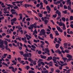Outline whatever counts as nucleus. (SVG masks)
<instances>
[{
    "instance_id": "58836bf2",
    "label": "nucleus",
    "mask_w": 73,
    "mask_h": 73,
    "mask_svg": "<svg viewBox=\"0 0 73 73\" xmlns=\"http://www.w3.org/2000/svg\"><path fill=\"white\" fill-rule=\"evenodd\" d=\"M44 19H47V20H49L50 18L49 17H44Z\"/></svg>"
},
{
    "instance_id": "f257e3e1",
    "label": "nucleus",
    "mask_w": 73,
    "mask_h": 73,
    "mask_svg": "<svg viewBox=\"0 0 73 73\" xmlns=\"http://www.w3.org/2000/svg\"><path fill=\"white\" fill-rule=\"evenodd\" d=\"M23 6L25 7L26 8H27V7H28V8H29V7H31V8H32V7H33V5H31L29 4H25L23 5Z\"/></svg>"
},
{
    "instance_id": "13d9d810",
    "label": "nucleus",
    "mask_w": 73,
    "mask_h": 73,
    "mask_svg": "<svg viewBox=\"0 0 73 73\" xmlns=\"http://www.w3.org/2000/svg\"><path fill=\"white\" fill-rule=\"evenodd\" d=\"M35 18L36 20L37 21H38V18H37V17L35 16Z\"/></svg>"
},
{
    "instance_id": "a19ab883",
    "label": "nucleus",
    "mask_w": 73,
    "mask_h": 73,
    "mask_svg": "<svg viewBox=\"0 0 73 73\" xmlns=\"http://www.w3.org/2000/svg\"><path fill=\"white\" fill-rule=\"evenodd\" d=\"M19 52L20 53L21 55H23L24 54V52L23 51H19Z\"/></svg>"
},
{
    "instance_id": "69168bd1",
    "label": "nucleus",
    "mask_w": 73,
    "mask_h": 73,
    "mask_svg": "<svg viewBox=\"0 0 73 73\" xmlns=\"http://www.w3.org/2000/svg\"><path fill=\"white\" fill-rule=\"evenodd\" d=\"M60 48L61 49V50H64V48L62 46H60Z\"/></svg>"
},
{
    "instance_id": "6e6d98bb",
    "label": "nucleus",
    "mask_w": 73,
    "mask_h": 73,
    "mask_svg": "<svg viewBox=\"0 0 73 73\" xmlns=\"http://www.w3.org/2000/svg\"><path fill=\"white\" fill-rule=\"evenodd\" d=\"M44 64H46V65H49L50 64V63H48L47 62H44Z\"/></svg>"
},
{
    "instance_id": "8fccbe9b",
    "label": "nucleus",
    "mask_w": 73,
    "mask_h": 73,
    "mask_svg": "<svg viewBox=\"0 0 73 73\" xmlns=\"http://www.w3.org/2000/svg\"><path fill=\"white\" fill-rule=\"evenodd\" d=\"M27 12L28 13H30V14H31L32 13V11H27Z\"/></svg>"
},
{
    "instance_id": "bb28decb",
    "label": "nucleus",
    "mask_w": 73,
    "mask_h": 73,
    "mask_svg": "<svg viewBox=\"0 0 73 73\" xmlns=\"http://www.w3.org/2000/svg\"><path fill=\"white\" fill-rule=\"evenodd\" d=\"M71 7L70 6H68V10L70 11L72 10V9H71V7Z\"/></svg>"
},
{
    "instance_id": "473e14b6",
    "label": "nucleus",
    "mask_w": 73,
    "mask_h": 73,
    "mask_svg": "<svg viewBox=\"0 0 73 73\" xmlns=\"http://www.w3.org/2000/svg\"><path fill=\"white\" fill-rule=\"evenodd\" d=\"M37 25L36 23H34V24H33L32 25H30V27L33 26H34L35 25Z\"/></svg>"
},
{
    "instance_id": "423d86ee",
    "label": "nucleus",
    "mask_w": 73,
    "mask_h": 73,
    "mask_svg": "<svg viewBox=\"0 0 73 73\" xmlns=\"http://www.w3.org/2000/svg\"><path fill=\"white\" fill-rule=\"evenodd\" d=\"M4 45V41L3 40H2L1 42H0V48H1L3 47Z\"/></svg>"
},
{
    "instance_id": "680f3d73",
    "label": "nucleus",
    "mask_w": 73,
    "mask_h": 73,
    "mask_svg": "<svg viewBox=\"0 0 73 73\" xmlns=\"http://www.w3.org/2000/svg\"><path fill=\"white\" fill-rule=\"evenodd\" d=\"M26 20L27 21H30V20H31V19L29 18H28L26 19Z\"/></svg>"
},
{
    "instance_id": "0eeeda50",
    "label": "nucleus",
    "mask_w": 73,
    "mask_h": 73,
    "mask_svg": "<svg viewBox=\"0 0 73 73\" xmlns=\"http://www.w3.org/2000/svg\"><path fill=\"white\" fill-rule=\"evenodd\" d=\"M37 52L38 53V54H41V53H42V52L41 51V50H40L39 51H38V50H36V54H37Z\"/></svg>"
},
{
    "instance_id": "2eb2a0df",
    "label": "nucleus",
    "mask_w": 73,
    "mask_h": 73,
    "mask_svg": "<svg viewBox=\"0 0 73 73\" xmlns=\"http://www.w3.org/2000/svg\"><path fill=\"white\" fill-rule=\"evenodd\" d=\"M38 37L39 40H42V41H44V38H41L40 37V36H38Z\"/></svg>"
},
{
    "instance_id": "338daca9",
    "label": "nucleus",
    "mask_w": 73,
    "mask_h": 73,
    "mask_svg": "<svg viewBox=\"0 0 73 73\" xmlns=\"http://www.w3.org/2000/svg\"><path fill=\"white\" fill-rule=\"evenodd\" d=\"M38 66H39V67H40V66H41V63H39L38 64Z\"/></svg>"
},
{
    "instance_id": "20e7f679",
    "label": "nucleus",
    "mask_w": 73,
    "mask_h": 73,
    "mask_svg": "<svg viewBox=\"0 0 73 73\" xmlns=\"http://www.w3.org/2000/svg\"><path fill=\"white\" fill-rule=\"evenodd\" d=\"M55 13L56 14H58V17L61 16V12H60V11L58 10H57L56 11Z\"/></svg>"
},
{
    "instance_id": "a211bd4d",
    "label": "nucleus",
    "mask_w": 73,
    "mask_h": 73,
    "mask_svg": "<svg viewBox=\"0 0 73 73\" xmlns=\"http://www.w3.org/2000/svg\"><path fill=\"white\" fill-rule=\"evenodd\" d=\"M45 50L46 52H48V53H49L50 52L49 50V48H45Z\"/></svg>"
},
{
    "instance_id": "864d4df0",
    "label": "nucleus",
    "mask_w": 73,
    "mask_h": 73,
    "mask_svg": "<svg viewBox=\"0 0 73 73\" xmlns=\"http://www.w3.org/2000/svg\"><path fill=\"white\" fill-rule=\"evenodd\" d=\"M33 60H32V58H28V60L29 61H32Z\"/></svg>"
},
{
    "instance_id": "9b49d317",
    "label": "nucleus",
    "mask_w": 73,
    "mask_h": 73,
    "mask_svg": "<svg viewBox=\"0 0 73 73\" xmlns=\"http://www.w3.org/2000/svg\"><path fill=\"white\" fill-rule=\"evenodd\" d=\"M8 45L6 46L5 49L6 50H9V52H11V50L9 48H8Z\"/></svg>"
},
{
    "instance_id": "9d476101",
    "label": "nucleus",
    "mask_w": 73,
    "mask_h": 73,
    "mask_svg": "<svg viewBox=\"0 0 73 73\" xmlns=\"http://www.w3.org/2000/svg\"><path fill=\"white\" fill-rule=\"evenodd\" d=\"M12 14L13 15H15V16L18 15V14L16 11H13L12 12Z\"/></svg>"
},
{
    "instance_id": "a18cd8bd",
    "label": "nucleus",
    "mask_w": 73,
    "mask_h": 73,
    "mask_svg": "<svg viewBox=\"0 0 73 73\" xmlns=\"http://www.w3.org/2000/svg\"><path fill=\"white\" fill-rule=\"evenodd\" d=\"M12 71L14 73H15V68H14V67H13V68H12Z\"/></svg>"
},
{
    "instance_id": "cd10ccee",
    "label": "nucleus",
    "mask_w": 73,
    "mask_h": 73,
    "mask_svg": "<svg viewBox=\"0 0 73 73\" xmlns=\"http://www.w3.org/2000/svg\"><path fill=\"white\" fill-rule=\"evenodd\" d=\"M71 70V69H69L68 70L66 71V73H70V71Z\"/></svg>"
},
{
    "instance_id": "774afa93",
    "label": "nucleus",
    "mask_w": 73,
    "mask_h": 73,
    "mask_svg": "<svg viewBox=\"0 0 73 73\" xmlns=\"http://www.w3.org/2000/svg\"><path fill=\"white\" fill-rule=\"evenodd\" d=\"M70 27H71V28H73V24H71L70 25Z\"/></svg>"
},
{
    "instance_id": "e433bc0d",
    "label": "nucleus",
    "mask_w": 73,
    "mask_h": 73,
    "mask_svg": "<svg viewBox=\"0 0 73 73\" xmlns=\"http://www.w3.org/2000/svg\"><path fill=\"white\" fill-rule=\"evenodd\" d=\"M18 8H19L18 6H16L13 7V9H18Z\"/></svg>"
},
{
    "instance_id": "603ef678",
    "label": "nucleus",
    "mask_w": 73,
    "mask_h": 73,
    "mask_svg": "<svg viewBox=\"0 0 73 73\" xmlns=\"http://www.w3.org/2000/svg\"><path fill=\"white\" fill-rule=\"evenodd\" d=\"M64 46H68V43H64Z\"/></svg>"
},
{
    "instance_id": "4468645a",
    "label": "nucleus",
    "mask_w": 73,
    "mask_h": 73,
    "mask_svg": "<svg viewBox=\"0 0 73 73\" xmlns=\"http://www.w3.org/2000/svg\"><path fill=\"white\" fill-rule=\"evenodd\" d=\"M48 22H49V20H47L46 19L44 20V23H45V24H46V25H47V23H48Z\"/></svg>"
},
{
    "instance_id": "a878e982",
    "label": "nucleus",
    "mask_w": 73,
    "mask_h": 73,
    "mask_svg": "<svg viewBox=\"0 0 73 73\" xmlns=\"http://www.w3.org/2000/svg\"><path fill=\"white\" fill-rule=\"evenodd\" d=\"M17 60L18 61V62H21V58L19 57L17 58Z\"/></svg>"
},
{
    "instance_id": "c9c22d12",
    "label": "nucleus",
    "mask_w": 73,
    "mask_h": 73,
    "mask_svg": "<svg viewBox=\"0 0 73 73\" xmlns=\"http://www.w3.org/2000/svg\"><path fill=\"white\" fill-rule=\"evenodd\" d=\"M57 30L58 31H59L61 29L60 28V27H58V26H57L56 27Z\"/></svg>"
},
{
    "instance_id": "1a4fd4ad",
    "label": "nucleus",
    "mask_w": 73,
    "mask_h": 73,
    "mask_svg": "<svg viewBox=\"0 0 73 73\" xmlns=\"http://www.w3.org/2000/svg\"><path fill=\"white\" fill-rule=\"evenodd\" d=\"M52 57L51 56L48 57V58L47 59V61H50V60H52Z\"/></svg>"
},
{
    "instance_id": "7ed1b4c3",
    "label": "nucleus",
    "mask_w": 73,
    "mask_h": 73,
    "mask_svg": "<svg viewBox=\"0 0 73 73\" xmlns=\"http://www.w3.org/2000/svg\"><path fill=\"white\" fill-rule=\"evenodd\" d=\"M33 27L34 28V29H36L37 28V25H35V26H30V27H28V29H33Z\"/></svg>"
},
{
    "instance_id": "6e6552de",
    "label": "nucleus",
    "mask_w": 73,
    "mask_h": 73,
    "mask_svg": "<svg viewBox=\"0 0 73 73\" xmlns=\"http://www.w3.org/2000/svg\"><path fill=\"white\" fill-rule=\"evenodd\" d=\"M46 9H47V10H48L49 11H47L48 13H50V11L51 9H50V8L49 7V6H47L46 7Z\"/></svg>"
},
{
    "instance_id": "7c9ffc66",
    "label": "nucleus",
    "mask_w": 73,
    "mask_h": 73,
    "mask_svg": "<svg viewBox=\"0 0 73 73\" xmlns=\"http://www.w3.org/2000/svg\"><path fill=\"white\" fill-rule=\"evenodd\" d=\"M12 62L13 63V64H14V65H16V64H17V63L14 60H13V61H12Z\"/></svg>"
},
{
    "instance_id": "412c9836",
    "label": "nucleus",
    "mask_w": 73,
    "mask_h": 73,
    "mask_svg": "<svg viewBox=\"0 0 73 73\" xmlns=\"http://www.w3.org/2000/svg\"><path fill=\"white\" fill-rule=\"evenodd\" d=\"M59 44H56V45L55 46V47L56 49H58V48H59Z\"/></svg>"
},
{
    "instance_id": "bf43d9fd",
    "label": "nucleus",
    "mask_w": 73,
    "mask_h": 73,
    "mask_svg": "<svg viewBox=\"0 0 73 73\" xmlns=\"http://www.w3.org/2000/svg\"><path fill=\"white\" fill-rule=\"evenodd\" d=\"M60 7H63V5H62V4L61 3H60Z\"/></svg>"
},
{
    "instance_id": "4be33fe9",
    "label": "nucleus",
    "mask_w": 73,
    "mask_h": 73,
    "mask_svg": "<svg viewBox=\"0 0 73 73\" xmlns=\"http://www.w3.org/2000/svg\"><path fill=\"white\" fill-rule=\"evenodd\" d=\"M38 15L40 17H42V14L41 13H38Z\"/></svg>"
},
{
    "instance_id": "79ce46f5",
    "label": "nucleus",
    "mask_w": 73,
    "mask_h": 73,
    "mask_svg": "<svg viewBox=\"0 0 73 73\" xmlns=\"http://www.w3.org/2000/svg\"><path fill=\"white\" fill-rule=\"evenodd\" d=\"M62 59L63 60H64L66 61L67 60V58H66L63 57L62 58Z\"/></svg>"
},
{
    "instance_id": "aec40b11",
    "label": "nucleus",
    "mask_w": 73,
    "mask_h": 73,
    "mask_svg": "<svg viewBox=\"0 0 73 73\" xmlns=\"http://www.w3.org/2000/svg\"><path fill=\"white\" fill-rule=\"evenodd\" d=\"M54 32H55V33L56 36H58V35H59V33L58 32V31H54Z\"/></svg>"
},
{
    "instance_id": "4c0bfd02",
    "label": "nucleus",
    "mask_w": 73,
    "mask_h": 73,
    "mask_svg": "<svg viewBox=\"0 0 73 73\" xmlns=\"http://www.w3.org/2000/svg\"><path fill=\"white\" fill-rule=\"evenodd\" d=\"M36 62H37V61L36 60L34 61L33 62V64L34 65H36Z\"/></svg>"
},
{
    "instance_id": "37998d69",
    "label": "nucleus",
    "mask_w": 73,
    "mask_h": 73,
    "mask_svg": "<svg viewBox=\"0 0 73 73\" xmlns=\"http://www.w3.org/2000/svg\"><path fill=\"white\" fill-rule=\"evenodd\" d=\"M40 64H42V65H45V64H44V63L43 62H40Z\"/></svg>"
},
{
    "instance_id": "39448f33",
    "label": "nucleus",
    "mask_w": 73,
    "mask_h": 73,
    "mask_svg": "<svg viewBox=\"0 0 73 73\" xmlns=\"http://www.w3.org/2000/svg\"><path fill=\"white\" fill-rule=\"evenodd\" d=\"M57 60H59V59H60V58L58 57H56L55 56H54L53 57L52 60L54 61H57Z\"/></svg>"
},
{
    "instance_id": "2f4dec72",
    "label": "nucleus",
    "mask_w": 73,
    "mask_h": 73,
    "mask_svg": "<svg viewBox=\"0 0 73 73\" xmlns=\"http://www.w3.org/2000/svg\"><path fill=\"white\" fill-rule=\"evenodd\" d=\"M29 73H35V72L31 70L29 71Z\"/></svg>"
},
{
    "instance_id": "f8f14e48",
    "label": "nucleus",
    "mask_w": 73,
    "mask_h": 73,
    "mask_svg": "<svg viewBox=\"0 0 73 73\" xmlns=\"http://www.w3.org/2000/svg\"><path fill=\"white\" fill-rule=\"evenodd\" d=\"M40 57H41V58H42L43 59H44H44H45L46 58V56H43L42 55H40Z\"/></svg>"
},
{
    "instance_id": "4d7b16f0",
    "label": "nucleus",
    "mask_w": 73,
    "mask_h": 73,
    "mask_svg": "<svg viewBox=\"0 0 73 73\" xmlns=\"http://www.w3.org/2000/svg\"><path fill=\"white\" fill-rule=\"evenodd\" d=\"M43 7V5H41L40 7V9H42Z\"/></svg>"
},
{
    "instance_id": "5fc2aeb1",
    "label": "nucleus",
    "mask_w": 73,
    "mask_h": 73,
    "mask_svg": "<svg viewBox=\"0 0 73 73\" xmlns=\"http://www.w3.org/2000/svg\"><path fill=\"white\" fill-rule=\"evenodd\" d=\"M31 47L32 48H34V49L36 48V46H34V45H32Z\"/></svg>"
},
{
    "instance_id": "0e129e2a",
    "label": "nucleus",
    "mask_w": 73,
    "mask_h": 73,
    "mask_svg": "<svg viewBox=\"0 0 73 73\" xmlns=\"http://www.w3.org/2000/svg\"><path fill=\"white\" fill-rule=\"evenodd\" d=\"M18 48L19 49H20V50H21L22 49H23V48H22V47H21V46H19V47Z\"/></svg>"
},
{
    "instance_id": "49530a36",
    "label": "nucleus",
    "mask_w": 73,
    "mask_h": 73,
    "mask_svg": "<svg viewBox=\"0 0 73 73\" xmlns=\"http://www.w3.org/2000/svg\"><path fill=\"white\" fill-rule=\"evenodd\" d=\"M30 66H26V69L27 70H28V69H30Z\"/></svg>"
},
{
    "instance_id": "dca6fc26",
    "label": "nucleus",
    "mask_w": 73,
    "mask_h": 73,
    "mask_svg": "<svg viewBox=\"0 0 73 73\" xmlns=\"http://www.w3.org/2000/svg\"><path fill=\"white\" fill-rule=\"evenodd\" d=\"M50 37L51 39H53L54 38L53 37V34L52 33H51L50 34Z\"/></svg>"
},
{
    "instance_id": "f03ea898",
    "label": "nucleus",
    "mask_w": 73,
    "mask_h": 73,
    "mask_svg": "<svg viewBox=\"0 0 73 73\" xmlns=\"http://www.w3.org/2000/svg\"><path fill=\"white\" fill-rule=\"evenodd\" d=\"M45 30L44 29H42L41 30L40 33H42V35L44 36V35H45L46 33V32L45 31Z\"/></svg>"
},
{
    "instance_id": "5701e85b",
    "label": "nucleus",
    "mask_w": 73,
    "mask_h": 73,
    "mask_svg": "<svg viewBox=\"0 0 73 73\" xmlns=\"http://www.w3.org/2000/svg\"><path fill=\"white\" fill-rule=\"evenodd\" d=\"M43 2L44 3H45L46 4V5H47V4H48V1H46V0H44Z\"/></svg>"
},
{
    "instance_id": "ddd939ff",
    "label": "nucleus",
    "mask_w": 73,
    "mask_h": 73,
    "mask_svg": "<svg viewBox=\"0 0 73 73\" xmlns=\"http://www.w3.org/2000/svg\"><path fill=\"white\" fill-rule=\"evenodd\" d=\"M67 3H66V4L67 5H68V4H69V5L70 7H71V5H72V2H71V1H70L68 2V1H67Z\"/></svg>"
},
{
    "instance_id": "09e8293b",
    "label": "nucleus",
    "mask_w": 73,
    "mask_h": 73,
    "mask_svg": "<svg viewBox=\"0 0 73 73\" xmlns=\"http://www.w3.org/2000/svg\"><path fill=\"white\" fill-rule=\"evenodd\" d=\"M58 31H59V32H61V33H62L63 31V30L62 29H60Z\"/></svg>"
},
{
    "instance_id": "c03bdc74",
    "label": "nucleus",
    "mask_w": 73,
    "mask_h": 73,
    "mask_svg": "<svg viewBox=\"0 0 73 73\" xmlns=\"http://www.w3.org/2000/svg\"><path fill=\"white\" fill-rule=\"evenodd\" d=\"M45 42L46 44H48V45H49V43L48 42L47 40H45Z\"/></svg>"
},
{
    "instance_id": "72a5a7b5",
    "label": "nucleus",
    "mask_w": 73,
    "mask_h": 73,
    "mask_svg": "<svg viewBox=\"0 0 73 73\" xmlns=\"http://www.w3.org/2000/svg\"><path fill=\"white\" fill-rule=\"evenodd\" d=\"M63 13H64V14H67V10H66L65 11H63Z\"/></svg>"
},
{
    "instance_id": "ea45409f",
    "label": "nucleus",
    "mask_w": 73,
    "mask_h": 73,
    "mask_svg": "<svg viewBox=\"0 0 73 73\" xmlns=\"http://www.w3.org/2000/svg\"><path fill=\"white\" fill-rule=\"evenodd\" d=\"M57 14H55L54 15H52V17H54V18H56L57 17Z\"/></svg>"
},
{
    "instance_id": "3c124183",
    "label": "nucleus",
    "mask_w": 73,
    "mask_h": 73,
    "mask_svg": "<svg viewBox=\"0 0 73 73\" xmlns=\"http://www.w3.org/2000/svg\"><path fill=\"white\" fill-rule=\"evenodd\" d=\"M57 7H56V6H55V7H54V10L55 11H57V10H57Z\"/></svg>"
},
{
    "instance_id": "c85d7f7f",
    "label": "nucleus",
    "mask_w": 73,
    "mask_h": 73,
    "mask_svg": "<svg viewBox=\"0 0 73 73\" xmlns=\"http://www.w3.org/2000/svg\"><path fill=\"white\" fill-rule=\"evenodd\" d=\"M69 50H68V49H66L64 50V52H65V53H69Z\"/></svg>"
},
{
    "instance_id": "6ab92c4d",
    "label": "nucleus",
    "mask_w": 73,
    "mask_h": 73,
    "mask_svg": "<svg viewBox=\"0 0 73 73\" xmlns=\"http://www.w3.org/2000/svg\"><path fill=\"white\" fill-rule=\"evenodd\" d=\"M67 57H68V58H72V56L70 55L67 56Z\"/></svg>"
},
{
    "instance_id": "f704fd0d",
    "label": "nucleus",
    "mask_w": 73,
    "mask_h": 73,
    "mask_svg": "<svg viewBox=\"0 0 73 73\" xmlns=\"http://www.w3.org/2000/svg\"><path fill=\"white\" fill-rule=\"evenodd\" d=\"M73 20V16H70V20Z\"/></svg>"
},
{
    "instance_id": "f3484780",
    "label": "nucleus",
    "mask_w": 73,
    "mask_h": 73,
    "mask_svg": "<svg viewBox=\"0 0 73 73\" xmlns=\"http://www.w3.org/2000/svg\"><path fill=\"white\" fill-rule=\"evenodd\" d=\"M17 20V19H16V18H14V19H13L11 20V21H16Z\"/></svg>"
},
{
    "instance_id": "de8ad7c7",
    "label": "nucleus",
    "mask_w": 73,
    "mask_h": 73,
    "mask_svg": "<svg viewBox=\"0 0 73 73\" xmlns=\"http://www.w3.org/2000/svg\"><path fill=\"white\" fill-rule=\"evenodd\" d=\"M64 9H68V7H67V6H66V5H64Z\"/></svg>"
},
{
    "instance_id": "e2e57ef3",
    "label": "nucleus",
    "mask_w": 73,
    "mask_h": 73,
    "mask_svg": "<svg viewBox=\"0 0 73 73\" xmlns=\"http://www.w3.org/2000/svg\"><path fill=\"white\" fill-rule=\"evenodd\" d=\"M51 72H52V73L53 72H54V68H51Z\"/></svg>"
},
{
    "instance_id": "052dcab7",
    "label": "nucleus",
    "mask_w": 73,
    "mask_h": 73,
    "mask_svg": "<svg viewBox=\"0 0 73 73\" xmlns=\"http://www.w3.org/2000/svg\"><path fill=\"white\" fill-rule=\"evenodd\" d=\"M19 44H20V43L19 42H17V46H18V48L19 47V46H19Z\"/></svg>"
},
{
    "instance_id": "b1692460",
    "label": "nucleus",
    "mask_w": 73,
    "mask_h": 73,
    "mask_svg": "<svg viewBox=\"0 0 73 73\" xmlns=\"http://www.w3.org/2000/svg\"><path fill=\"white\" fill-rule=\"evenodd\" d=\"M62 20L63 21H64V22H65V21L66 20V19H65V18L64 17H62Z\"/></svg>"
},
{
    "instance_id": "393cba45",
    "label": "nucleus",
    "mask_w": 73,
    "mask_h": 73,
    "mask_svg": "<svg viewBox=\"0 0 73 73\" xmlns=\"http://www.w3.org/2000/svg\"><path fill=\"white\" fill-rule=\"evenodd\" d=\"M4 44L6 46L8 45V42H7V41L6 40H5L4 41Z\"/></svg>"
},
{
    "instance_id": "c756f323",
    "label": "nucleus",
    "mask_w": 73,
    "mask_h": 73,
    "mask_svg": "<svg viewBox=\"0 0 73 73\" xmlns=\"http://www.w3.org/2000/svg\"><path fill=\"white\" fill-rule=\"evenodd\" d=\"M59 25L60 27H62V22H59Z\"/></svg>"
}]
</instances>
